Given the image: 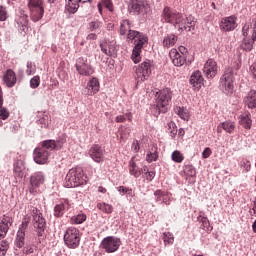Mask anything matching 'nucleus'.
<instances>
[{
    "label": "nucleus",
    "instance_id": "nucleus-1",
    "mask_svg": "<svg viewBox=\"0 0 256 256\" xmlns=\"http://www.w3.org/2000/svg\"><path fill=\"white\" fill-rule=\"evenodd\" d=\"M127 41H131L134 45L131 55L133 63H140L141 53L143 48L147 47L149 37H147V34L136 30L127 33Z\"/></svg>",
    "mask_w": 256,
    "mask_h": 256
},
{
    "label": "nucleus",
    "instance_id": "nucleus-2",
    "mask_svg": "<svg viewBox=\"0 0 256 256\" xmlns=\"http://www.w3.org/2000/svg\"><path fill=\"white\" fill-rule=\"evenodd\" d=\"M173 99V91L171 88H164L156 93V105L152 108L155 117H159L161 113H167L169 104Z\"/></svg>",
    "mask_w": 256,
    "mask_h": 256
},
{
    "label": "nucleus",
    "instance_id": "nucleus-3",
    "mask_svg": "<svg viewBox=\"0 0 256 256\" xmlns=\"http://www.w3.org/2000/svg\"><path fill=\"white\" fill-rule=\"evenodd\" d=\"M87 185V175L83 172V168H72L65 177V187L68 189Z\"/></svg>",
    "mask_w": 256,
    "mask_h": 256
},
{
    "label": "nucleus",
    "instance_id": "nucleus-4",
    "mask_svg": "<svg viewBox=\"0 0 256 256\" xmlns=\"http://www.w3.org/2000/svg\"><path fill=\"white\" fill-rule=\"evenodd\" d=\"M235 70L233 67H228L220 78V89L225 95H233L235 89Z\"/></svg>",
    "mask_w": 256,
    "mask_h": 256
},
{
    "label": "nucleus",
    "instance_id": "nucleus-5",
    "mask_svg": "<svg viewBox=\"0 0 256 256\" xmlns=\"http://www.w3.org/2000/svg\"><path fill=\"white\" fill-rule=\"evenodd\" d=\"M151 69H153V62H151V60H145L136 67L135 73L137 85L149 79V77L151 76Z\"/></svg>",
    "mask_w": 256,
    "mask_h": 256
},
{
    "label": "nucleus",
    "instance_id": "nucleus-6",
    "mask_svg": "<svg viewBox=\"0 0 256 256\" xmlns=\"http://www.w3.org/2000/svg\"><path fill=\"white\" fill-rule=\"evenodd\" d=\"M28 7L30 9V17L34 23L43 19V15L45 13L43 0H29Z\"/></svg>",
    "mask_w": 256,
    "mask_h": 256
},
{
    "label": "nucleus",
    "instance_id": "nucleus-7",
    "mask_svg": "<svg viewBox=\"0 0 256 256\" xmlns=\"http://www.w3.org/2000/svg\"><path fill=\"white\" fill-rule=\"evenodd\" d=\"M64 243L69 249H77L79 243H81V237L79 236V230L75 227H70L64 234Z\"/></svg>",
    "mask_w": 256,
    "mask_h": 256
},
{
    "label": "nucleus",
    "instance_id": "nucleus-8",
    "mask_svg": "<svg viewBox=\"0 0 256 256\" xmlns=\"http://www.w3.org/2000/svg\"><path fill=\"white\" fill-rule=\"evenodd\" d=\"M75 67L79 75H82L83 77H91V75L95 73V69L87 57H79L76 60Z\"/></svg>",
    "mask_w": 256,
    "mask_h": 256
},
{
    "label": "nucleus",
    "instance_id": "nucleus-9",
    "mask_svg": "<svg viewBox=\"0 0 256 256\" xmlns=\"http://www.w3.org/2000/svg\"><path fill=\"white\" fill-rule=\"evenodd\" d=\"M128 11L133 15H145L149 12V3L146 0H130Z\"/></svg>",
    "mask_w": 256,
    "mask_h": 256
},
{
    "label": "nucleus",
    "instance_id": "nucleus-10",
    "mask_svg": "<svg viewBox=\"0 0 256 256\" xmlns=\"http://www.w3.org/2000/svg\"><path fill=\"white\" fill-rule=\"evenodd\" d=\"M101 247L106 253H115L121 247V239L115 236H107L102 240Z\"/></svg>",
    "mask_w": 256,
    "mask_h": 256
},
{
    "label": "nucleus",
    "instance_id": "nucleus-11",
    "mask_svg": "<svg viewBox=\"0 0 256 256\" xmlns=\"http://www.w3.org/2000/svg\"><path fill=\"white\" fill-rule=\"evenodd\" d=\"M175 29L189 33L195 31V18L193 16L180 15V21L176 22Z\"/></svg>",
    "mask_w": 256,
    "mask_h": 256
},
{
    "label": "nucleus",
    "instance_id": "nucleus-12",
    "mask_svg": "<svg viewBox=\"0 0 256 256\" xmlns=\"http://www.w3.org/2000/svg\"><path fill=\"white\" fill-rule=\"evenodd\" d=\"M30 221L31 219L29 217H25L22 220L15 239V247L17 249H23V247H25V231H27V227H29Z\"/></svg>",
    "mask_w": 256,
    "mask_h": 256
},
{
    "label": "nucleus",
    "instance_id": "nucleus-13",
    "mask_svg": "<svg viewBox=\"0 0 256 256\" xmlns=\"http://www.w3.org/2000/svg\"><path fill=\"white\" fill-rule=\"evenodd\" d=\"M33 227L38 237H43L47 222L43 218V214L39 210L33 211Z\"/></svg>",
    "mask_w": 256,
    "mask_h": 256
},
{
    "label": "nucleus",
    "instance_id": "nucleus-14",
    "mask_svg": "<svg viewBox=\"0 0 256 256\" xmlns=\"http://www.w3.org/2000/svg\"><path fill=\"white\" fill-rule=\"evenodd\" d=\"M181 15V13L166 6L162 11L161 21H164V23H170L175 27L177 25V22L180 21Z\"/></svg>",
    "mask_w": 256,
    "mask_h": 256
},
{
    "label": "nucleus",
    "instance_id": "nucleus-15",
    "mask_svg": "<svg viewBox=\"0 0 256 256\" xmlns=\"http://www.w3.org/2000/svg\"><path fill=\"white\" fill-rule=\"evenodd\" d=\"M45 183V174L43 172H35L30 177V193L35 195L37 193V188L41 187Z\"/></svg>",
    "mask_w": 256,
    "mask_h": 256
},
{
    "label": "nucleus",
    "instance_id": "nucleus-16",
    "mask_svg": "<svg viewBox=\"0 0 256 256\" xmlns=\"http://www.w3.org/2000/svg\"><path fill=\"white\" fill-rule=\"evenodd\" d=\"M50 156L49 150H45V148L41 147L35 148L33 152V159L38 165H45V163L49 161Z\"/></svg>",
    "mask_w": 256,
    "mask_h": 256
},
{
    "label": "nucleus",
    "instance_id": "nucleus-17",
    "mask_svg": "<svg viewBox=\"0 0 256 256\" xmlns=\"http://www.w3.org/2000/svg\"><path fill=\"white\" fill-rule=\"evenodd\" d=\"M89 155L95 163H103L105 161V150L99 144H94L90 148Z\"/></svg>",
    "mask_w": 256,
    "mask_h": 256
},
{
    "label": "nucleus",
    "instance_id": "nucleus-18",
    "mask_svg": "<svg viewBox=\"0 0 256 256\" xmlns=\"http://www.w3.org/2000/svg\"><path fill=\"white\" fill-rule=\"evenodd\" d=\"M217 62L213 59H208L203 67V73L206 79H213L217 75Z\"/></svg>",
    "mask_w": 256,
    "mask_h": 256
},
{
    "label": "nucleus",
    "instance_id": "nucleus-19",
    "mask_svg": "<svg viewBox=\"0 0 256 256\" xmlns=\"http://www.w3.org/2000/svg\"><path fill=\"white\" fill-rule=\"evenodd\" d=\"M13 225V217L9 214H4L0 217V237L3 239L9 232V229Z\"/></svg>",
    "mask_w": 256,
    "mask_h": 256
},
{
    "label": "nucleus",
    "instance_id": "nucleus-20",
    "mask_svg": "<svg viewBox=\"0 0 256 256\" xmlns=\"http://www.w3.org/2000/svg\"><path fill=\"white\" fill-rule=\"evenodd\" d=\"M221 31H235L237 29V18L235 16H228L222 18L220 22Z\"/></svg>",
    "mask_w": 256,
    "mask_h": 256
},
{
    "label": "nucleus",
    "instance_id": "nucleus-21",
    "mask_svg": "<svg viewBox=\"0 0 256 256\" xmlns=\"http://www.w3.org/2000/svg\"><path fill=\"white\" fill-rule=\"evenodd\" d=\"M169 55L175 67H183V65L187 63V54H181L175 48L169 52Z\"/></svg>",
    "mask_w": 256,
    "mask_h": 256
},
{
    "label": "nucleus",
    "instance_id": "nucleus-22",
    "mask_svg": "<svg viewBox=\"0 0 256 256\" xmlns=\"http://www.w3.org/2000/svg\"><path fill=\"white\" fill-rule=\"evenodd\" d=\"M3 81L6 87H15L17 85V74L12 69H8L3 75Z\"/></svg>",
    "mask_w": 256,
    "mask_h": 256
},
{
    "label": "nucleus",
    "instance_id": "nucleus-23",
    "mask_svg": "<svg viewBox=\"0 0 256 256\" xmlns=\"http://www.w3.org/2000/svg\"><path fill=\"white\" fill-rule=\"evenodd\" d=\"M204 81L205 79L199 70L193 72L190 76V84L192 87H194V89H201V87H203Z\"/></svg>",
    "mask_w": 256,
    "mask_h": 256
},
{
    "label": "nucleus",
    "instance_id": "nucleus-24",
    "mask_svg": "<svg viewBox=\"0 0 256 256\" xmlns=\"http://www.w3.org/2000/svg\"><path fill=\"white\" fill-rule=\"evenodd\" d=\"M100 49L104 55H107L108 57H113L115 55V43L109 42L107 40L100 43Z\"/></svg>",
    "mask_w": 256,
    "mask_h": 256
},
{
    "label": "nucleus",
    "instance_id": "nucleus-25",
    "mask_svg": "<svg viewBox=\"0 0 256 256\" xmlns=\"http://www.w3.org/2000/svg\"><path fill=\"white\" fill-rule=\"evenodd\" d=\"M19 31H21L24 35H27V31H29V20L27 14H21V16L16 20Z\"/></svg>",
    "mask_w": 256,
    "mask_h": 256
},
{
    "label": "nucleus",
    "instance_id": "nucleus-26",
    "mask_svg": "<svg viewBox=\"0 0 256 256\" xmlns=\"http://www.w3.org/2000/svg\"><path fill=\"white\" fill-rule=\"evenodd\" d=\"M69 207H71L69 200H65L64 202L57 204L54 207V217H63V215H65V211H69Z\"/></svg>",
    "mask_w": 256,
    "mask_h": 256
},
{
    "label": "nucleus",
    "instance_id": "nucleus-27",
    "mask_svg": "<svg viewBox=\"0 0 256 256\" xmlns=\"http://www.w3.org/2000/svg\"><path fill=\"white\" fill-rule=\"evenodd\" d=\"M86 89H88V95H96V93H99L100 84L99 79L96 77L92 78L86 86Z\"/></svg>",
    "mask_w": 256,
    "mask_h": 256
},
{
    "label": "nucleus",
    "instance_id": "nucleus-28",
    "mask_svg": "<svg viewBox=\"0 0 256 256\" xmlns=\"http://www.w3.org/2000/svg\"><path fill=\"white\" fill-rule=\"evenodd\" d=\"M197 221L201 223L200 229H203V231H207L208 233L213 231V227H211L209 218L203 216V212H200L199 216L197 217Z\"/></svg>",
    "mask_w": 256,
    "mask_h": 256
},
{
    "label": "nucleus",
    "instance_id": "nucleus-29",
    "mask_svg": "<svg viewBox=\"0 0 256 256\" xmlns=\"http://www.w3.org/2000/svg\"><path fill=\"white\" fill-rule=\"evenodd\" d=\"M178 37L175 34H167L162 42L165 49H170V47H175Z\"/></svg>",
    "mask_w": 256,
    "mask_h": 256
},
{
    "label": "nucleus",
    "instance_id": "nucleus-30",
    "mask_svg": "<svg viewBox=\"0 0 256 256\" xmlns=\"http://www.w3.org/2000/svg\"><path fill=\"white\" fill-rule=\"evenodd\" d=\"M245 103L249 109H256V91L251 90L246 98H245Z\"/></svg>",
    "mask_w": 256,
    "mask_h": 256
},
{
    "label": "nucleus",
    "instance_id": "nucleus-31",
    "mask_svg": "<svg viewBox=\"0 0 256 256\" xmlns=\"http://www.w3.org/2000/svg\"><path fill=\"white\" fill-rule=\"evenodd\" d=\"M129 173L130 175H133V177H135L136 179L141 177V174L143 173V169H140L137 166V163H135V161L130 160L129 162Z\"/></svg>",
    "mask_w": 256,
    "mask_h": 256
},
{
    "label": "nucleus",
    "instance_id": "nucleus-32",
    "mask_svg": "<svg viewBox=\"0 0 256 256\" xmlns=\"http://www.w3.org/2000/svg\"><path fill=\"white\" fill-rule=\"evenodd\" d=\"M131 28V21H129L128 19L122 20L119 29L120 35H127V33H131V31H136Z\"/></svg>",
    "mask_w": 256,
    "mask_h": 256
},
{
    "label": "nucleus",
    "instance_id": "nucleus-33",
    "mask_svg": "<svg viewBox=\"0 0 256 256\" xmlns=\"http://www.w3.org/2000/svg\"><path fill=\"white\" fill-rule=\"evenodd\" d=\"M255 43V40L253 39V37H249V36H244L242 43H241V48L244 51H251L253 49V45Z\"/></svg>",
    "mask_w": 256,
    "mask_h": 256
},
{
    "label": "nucleus",
    "instance_id": "nucleus-34",
    "mask_svg": "<svg viewBox=\"0 0 256 256\" xmlns=\"http://www.w3.org/2000/svg\"><path fill=\"white\" fill-rule=\"evenodd\" d=\"M66 10L68 11V13H77V11L79 10V1L81 0H66Z\"/></svg>",
    "mask_w": 256,
    "mask_h": 256
},
{
    "label": "nucleus",
    "instance_id": "nucleus-35",
    "mask_svg": "<svg viewBox=\"0 0 256 256\" xmlns=\"http://www.w3.org/2000/svg\"><path fill=\"white\" fill-rule=\"evenodd\" d=\"M87 221V215L83 213H79L78 215H74L70 219L71 225H81Z\"/></svg>",
    "mask_w": 256,
    "mask_h": 256
},
{
    "label": "nucleus",
    "instance_id": "nucleus-36",
    "mask_svg": "<svg viewBox=\"0 0 256 256\" xmlns=\"http://www.w3.org/2000/svg\"><path fill=\"white\" fill-rule=\"evenodd\" d=\"M42 149H44V151H49V154L51 155V151H55L56 146H55V140H44L41 143V147Z\"/></svg>",
    "mask_w": 256,
    "mask_h": 256
},
{
    "label": "nucleus",
    "instance_id": "nucleus-37",
    "mask_svg": "<svg viewBox=\"0 0 256 256\" xmlns=\"http://www.w3.org/2000/svg\"><path fill=\"white\" fill-rule=\"evenodd\" d=\"M23 169H25V165L23 164V162L21 160H17L14 163V173H15L16 177H19L20 179H22Z\"/></svg>",
    "mask_w": 256,
    "mask_h": 256
},
{
    "label": "nucleus",
    "instance_id": "nucleus-38",
    "mask_svg": "<svg viewBox=\"0 0 256 256\" xmlns=\"http://www.w3.org/2000/svg\"><path fill=\"white\" fill-rule=\"evenodd\" d=\"M176 115L180 116V119H183L184 121H189V110L185 107H176L175 108Z\"/></svg>",
    "mask_w": 256,
    "mask_h": 256
},
{
    "label": "nucleus",
    "instance_id": "nucleus-39",
    "mask_svg": "<svg viewBox=\"0 0 256 256\" xmlns=\"http://www.w3.org/2000/svg\"><path fill=\"white\" fill-rule=\"evenodd\" d=\"M51 123V118L47 114H42L39 116V119L37 120V125H40L41 128L49 127V124Z\"/></svg>",
    "mask_w": 256,
    "mask_h": 256
},
{
    "label": "nucleus",
    "instance_id": "nucleus-40",
    "mask_svg": "<svg viewBox=\"0 0 256 256\" xmlns=\"http://www.w3.org/2000/svg\"><path fill=\"white\" fill-rule=\"evenodd\" d=\"M97 209H99L100 211H103V213H106L107 215H111V213H113V205L105 202L98 203Z\"/></svg>",
    "mask_w": 256,
    "mask_h": 256
},
{
    "label": "nucleus",
    "instance_id": "nucleus-41",
    "mask_svg": "<svg viewBox=\"0 0 256 256\" xmlns=\"http://www.w3.org/2000/svg\"><path fill=\"white\" fill-rule=\"evenodd\" d=\"M154 197H155L156 203H166L167 204V195L165 194V192H163L161 190H157L154 192Z\"/></svg>",
    "mask_w": 256,
    "mask_h": 256
},
{
    "label": "nucleus",
    "instance_id": "nucleus-42",
    "mask_svg": "<svg viewBox=\"0 0 256 256\" xmlns=\"http://www.w3.org/2000/svg\"><path fill=\"white\" fill-rule=\"evenodd\" d=\"M222 129L226 131V133H233L235 131V122L226 121L221 124Z\"/></svg>",
    "mask_w": 256,
    "mask_h": 256
},
{
    "label": "nucleus",
    "instance_id": "nucleus-43",
    "mask_svg": "<svg viewBox=\"0 0 256 256\" xmlns=\"http://www.w3.org/2000/svg\"><path fill=\"white\" fill-rule=\"evenodd\" d=\"M64 143H67V137L65 136V134H62V135L59 136V138L55 141L56 151H59V149H63Z\"/></svg>",
    "mask_w": 256,
    "mask_h": 256
},
{
    "label": "nucleus",
    "instance_id": "nucleus-44",
    "mask_svg": "<svg viewBox=\"0 0 256 256\" xmlns=\"http://www.w3.org/2000/svg\"><path fill=\"white\" fill-rule=\"evenodd\" d=\"M171 158H172V161H174V163H183V160L185 159V157L183 156V154L179 152V150H175L172 153Z\"/></svg>",
    "mask_w": 256,
    "mask_h": 256
},
{
    "label": "nucleus",
    "instance_id": "nucleus-45",
    "mask_svg": "<svg viewBox=\"0 0 256 256\" xmlns=\"http://www.w3.org/2000/svg\"><path fill=\"white\" fill-rule=\"evenodd\" d=\"M184 173L187 175V177H195L197 175V171L193 165H186L184 167Z\"/></svg>",
    "mask_w": 256,
    "mask_h": 256
},
{
    "label": "nucleus",
    "instance_id": "nucleus-46",
    "mask_svg": "<svg viewBox=\"0 0 256 256\" xmlns=\"http://www.w3.org/2000/svg\"><path fill=\"white\" fill-rule=\"evenodd\" d=\"M118 193H120V195H129L130 197H133V189L131 188H127L124 186H119L117 188Z\"/></svg>",
    "mask_w": 256,
    "mask_h": 256
},
{
    "label": "nucleus",
    "instance_id": "nucleus-47",
    "mask_svg": "<svg viewBox=\"0 0 256 256\" xmlns=\"http://www.w3.org/2000/svg\"><path fill=\"white\" fill-rule=\"evenodd\" d=\"M163 241H164V243L173 245V242L175 241V237H173V234H171V232H164L163 233Z\"/></svg>",
    "mask_w": 256,
    "mask_h": 256
},
{
    "label": "nucleus",
    "instance_id": "nucleus-48",
    "mask_svg": "<svg viewBox=\"0 0 256 256\" xmlns=\"http://www.w3.org/2000/svg\"><path fill=\"white\" fill-rule=\"evenodd\" d=\"M168 133L170 134V137H175L177 135V125L175 122L168 123Z\"/></svg>",
    "mask_w": 256,
    "mask_h": 256
},
{
    "label": "nucleus",
    "instance_id": "nucleus-49",
    "mask_svg": "<svg viewBox=\"0 0 256 256\" xmlns=\"http://www.w3.org/2000/svg\"><path fill=\"white\" fill-rule=\"evenodd\" d=\"M143 171L146 175L147 181H153V179H155V172L154 171H149V168H147V166L143 167L142 172Z\"/></svg>",
    "mask_w": 256,
    "mask_h": 256
},
{
    "label": "nucleus",
    "instance_id": "nucleus-50",
    "mask_svg": "<svg viewBox=\"0 0 256 256\" xmlns=\"http://www.w3.org/2000/svg\"><path fill=\"white\" fill-rule=\"evenodd\" d=\"M39 85H41V78L39 76H34L30 80L31 89H37V87H39Z\"/></svg>",
    "mask_w": 256,
    "mask_h": 256
},
{
    "label": "nucleus",
    "instance_id": "nucleus-51",
    "mask_svg": "<svg viewBox=\"0 0 256 256\" xmlns=\"http://www.w3.org/2000/svg\"><path fill=\"white\" fill-rule=\"evenodd\" d=\"M240 123L241 125H243L245 129H251V120L249 117L247 116L242 117L240 120Z\"/></svg>",
    "mask_w": 256,
    "mask_h": 256
},
{
    "label": "nucleus",
    "instance_id": "nucleus-52",
    "mask_svg": "<svg viewBox=\"0 0 256 256\" xmlns=\"http://www.w3.org/2000/svg\"><path fill=\"white\" fill-rule=\"evenodd\" d=\"M0 119H2V121L9 119V110L3 106L0 107Z\"/></svg>",
    "mask_w": 256,
    "mask_h": 256
},
{
    "label": "nucleus",
    "instance_id": "nucleus-53",
    "mask_svg": "<svg viewBox=\"0 0 256 256\" xmlns=\"http://www.w3.org/2000/svg\"><path fill=\"white\" fill-rule=\"evenodd\" d=\"M101 27V23L99 21H92L88 24L89 31H97Z\"/></svg>",
    "mask_w": 256,
    "mask_h": 256
},
{
    "label": "nucleus",
    "instance_id": "nucleus-54",
    "mask_svg": "<svg viewBox=\"0 0 256 256\" xmlns=\"http://www.w3.org/2000/svg\"><path fill=\"white\" fill-rule=\"evenodd\" d=\"M8 249H9V242H7V240H3L2 242H0V251L2 252V255H5Z\"/></svg>",
    "mask_w": 256,
    "mask_h": 256
},
{
    "label": "nucleus",
    "instance_id": "nucleus-55",
    "mask_svg": "<svg viewBox=\"0 0 256 256\" xmlns=\"http://www.w3.org/2000/svg\"><path fill=\"white\" fill-rule=\"evenodd\" d=\"M157 153H148L146 156V161H148V163H153V161H157Z\"/></svg>",
    "mask_w": 256,
    "mask_h": 256
},
{
    "label": "nucleus",
    "instance_id": "nucleus-56",
    "mask_svg": "<svg viewBox=\"0 0 256 256\" xmlns=\"http://www.w3.org/2000/svg\"><path fill=\"white\" fill-rule=\"evenodd\" d=\"M7 19V9L0 6V21H5Z\"/></svg>",
    "mask_w": 256,
    "mask_h": 256
},
{
    "label": "nucleus",
    "instance_id": "nucleus-57",
    "mask_svg": "<svg viewBox=\"0 0 256 256\" xmlns=\"http://www.w3.org/2000/svg\"><path fill=\"white\" fill-rule=\"evenodd\" d=\"M249 29H251V24L246 23L242 28L243 37H249Z\"/></svg>",
    "mask_w": 256,
    "mask_h": 256
},
{
    "label": "nucleus",
    "instance_id": "nucleus-58",
    "mask_svg": "<svg viewBox=\"0 0 256 256\" xmlns=\"http://www.w3.org/2000/svg\"><path fill=\"white\" fill-rule=\"evenodd\" d=\"M213 152L211 151V148L207 147L203 150L202 152V159H209V157H211V154Z\"/></svg>",
    "mask_w": 256,
    "mask_h": 256
},
{
    "label": "nucleus",
    "instance_id": "nucleus-59",
    "mask_svg": "<svg viewBox=\"0 0 256 256\" xmlns=\"http://www.w3.org/2000/svg\"><path fill=\"white\" fill-rule=\"evenodd\" d=\"M26 67H27L26 74L33 75V62H27Z\"/></svg>",
    "mask_w": 256,
    "mask_h": 256
},
{
    "label": "nucleus",
    "instance_id": "nucleus-60",
    "mask_svg": "<svg viewBox=\"0 0 256 256\" xmlns=\"http://www.w3.org/2000/svg\"><path fill=\"white\" fill-rule=\"evenodd\" d=\"M139 141L134 140L132 143V151H134V153H139Z\"/></svg>",
    "mask_w": 256,
    "mask_h": 256
},
{
    "label": "nucleus",
    "instance_id": "nucleus-61",
    "mask_svg": "<svg viewBox=\"0 0 256 256\" xmlns=\"http://www.w3.org/2000/svg\"><path fill=\"white\" fill-rule=\"evenodd\" d=\"M103 5H105L106 9H109V11H113V3H111V0H103Z\"/></svg>",
    "mask_w": 256,
    "mask_h": 256
},
{
    "label": "nucleus",
    "instance_id": "nucleus-62",
    "mask_svg": "<svg viewBox=\"0 0 256 256\" xmlns=\"http://www.w3.org/2000/svg\"><path fill=\"white\" fill-rule=\"evenodd\" d=\"M250 73L254 79H256V63L250 66Z\"/></svg>",
    "mask_w": 256,
    "mask_h": 256
},
{
    "label": "nucleus",
    "instance_id": "nucleus-63",
    "mask_svg": "<svg viewBox=\"0 0 256 256\" xmlns=\"http://www.w3.org/2000/svg\"><path fill=\"white\" fill-rule=\"evenodd\" d=\"M115 121L116 123H125L126 121L125 115L116 116Z\"/></svg>",
    "mask_w": 256,
    "mask_h": 256
},
{
    "label": "nucleus",
    "instance_id": "nucleus-64",
    "mask_svg": "<svg viewBox=\"0 0 256 256\" xmlns=\"http://www.w3.org/2000/svg\"><path fill=\"white\" fill-rule=\"evenodd\" d=\"M251 29H253V31H255L256 29V18L252 19L251 23H249Z\"/></svg>",
    "mask_w": 256,
    "mask_h": 256
}]
</instances>
